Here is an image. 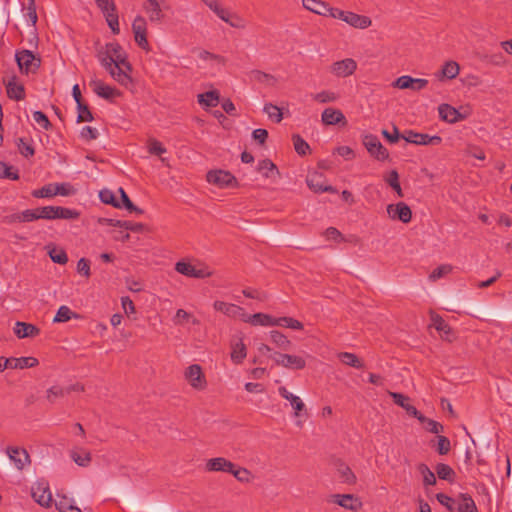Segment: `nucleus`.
<instances>
[{
  "mask_svg": "<svg viewBox=\"0 0 512 512\" xmlns=\"http://www.w3.org/2000/svg\"><path fill=\"white\" fill-rule=\"evenodd\" d=\"M96 57L103 68H109L110 64L118 61V64H125L127 53L117 42H110L96 49Z\"/></svg>",
  "mask_w": 512,
  "mask_h": 512,
  "instance_id": "nucleus-1",
  "label": "nucleus"
},
{
  "mask_svg": "<svg viewBox=\"0 0 512 512\" xmlns=\"http://www.w3.org/2000/svg\"><path fill=\"white\" fill-rule=\"evenodd\" d=\"M278 393L282 398H284L290 403L291 408L293 410V416L298 419L296 421V425L301 428L303 426V423L300 420V418L303 416H308V411L305 403L299 396L294 395L285 386H280L278 388Z\"/></svg>",
  "mask_w": 512,
  "mask_h": 512,
  "instance_id": "nucleus-2",
  "label": "nucleus"
},
{
  "mask_svg": "<svg viewBox=\"0 0 512 512\" xmlns=\"http://www.w3.org/2000/svg\"><path fill=\"white\" fill-rule=\"evenodd\" d=\"M110 76L118 82L120 85L124 87H128L132 83V65L128 61V57L125 58V64H118V61L113 62V64H110L109 68H104Z\"/></svg>",
  "mask_w": 512,
  "mask_h": 512,
  "instance_id": "nucleus-3",
  "label": "nucleus"
},
{
  "mask_svg": "<svg viewBox=\"0 0 512 512\" xmlns=\"http://www.w3.org/2000/svg\"><path fill=\"white\" fill-rule=\"evenodd\" d=\"M184 379L188 384L197 391H203L207 388V379L199 364L189 365L184 370Z\"/></svg>",
  "mask_w": 512,
  "mask_h": 512,
  "instance_id": "nucleus-4",
  "label": "nucleus"
},
{
  "mask_svg": "<svg viewBox=\"0 0 512 512\" xmlns=\"http://www.w3.org/2000/svg\"><path fill=\"white\" fill-rule=\"evenodd\" d=\"M15 57L20 71L25 74L34 73L40 67V57H37L29 50L19 51Z\"/></svg>",
  "mask_w": 512,
  "mask_h": 512,
  "instance_id": "nucleus-5",
  "label": "nucleus"
},
{
  "mask_svg": "<svg viewBox=\"0 0 512 512\" xmlns=\"http://www.w3.org/2000/svg\"><path fill=\"white\" fill-rule=\"evenodd\" d=\"M270 357L276 365L287 369L302 370L306 367V360L298 355L275 352Z\"/></svg>",
  "mask_w": 512,
  "mask_h": 512,
  "instance_id": "nucleus-6",
  "label": "nucleus"
},
{
  "mask_svg": "<svg viewBox=\"0 0 512 512\" xmlns=\"http://www.w3.org/2000/svg\"><path fill=\"white\" fill-rule=\"evenodd\" d=\"M363 145L365 146L369 154L378 161L388 160V150L381 144V142L375 135H365L363 137Z\"/></svg>",
  "mask_w": 512,
  "mask_h": 512,
  "instance_id": "nucleus-7",
  "label": "nucleus"
},
{
  "mask_svg": "<svg viewBox=\"0 0 512 512\" xmlns=\"http://www.w3.org/2000/svg\"><path fill=\"white\" fill-rule=\"evenodd\" d=\"M132 31L137 45L146 52L150 51V46L147 40V22L143 16L138 15L134 18Z\"/></svg>",
  "mask_w": 512,
  "mask_h": 512,
  "instance_id": "nucleus-8",
  "label": "nucleus"
},
{
  "mask_svg": "<svg viewBox=\"0 0 512 512\" xmlns=\"http://www.w3.org/2000/svg\"><path fill=\"white\" fill-rule=\"evenodd\" d=\"M32 498L41 506L49 507L52 502L49 483L45 480H39L31 487Z\"/></svg>",
  "mask_w": 512,
  "mask_h": 512,
  "instance_id": "nucleus-9",
  "label": "nucleus"
},
{
  "mask_svg": "<svg viewBox=\"0 0 512 512\" xmlns=\"http://www.w3.org/2000/svg\"><path fill=\"white\" fill-rule=\"evenodd\" d=\"M206 180L220 188L237 185L236 178L230 172L224 170H210L206 175Z\"/></svg>",
  "mask_w": 512,
  "mask_h": 512,
  "instance_id": "nucleus-10",
  "label": "nucleus"
},
{
  "mask_svg": "<svg viewBox=\"0 0 512 512\" xmlns=\"http://www.w3.org/2000/svg\"><path fill=\"white\" fill-rule=\"evenodd\" d=\"M356 70L357 62L352 58L336 61L329 67L330 73L339 78L349 77L353 75Z\"/></svg>",
  "mask_w": 512,
  "mask_h": 512,
  "instance_id": "nucleus-11",
  "label": "nucleus"
},
{
  "mask_svg": "<svg viewBox=\"0 0 512 512\" xmlns=\"http://www.w3.org/2000/svg\"><path fill=\"white\" fill-rule=\"evenodd\" d=\"M392 87L397 89H410L413 91H420L428 85V80L423 78H413L409 75L398 77L392 82Z\"/></svg>",
  "mask_w": 512,
  "mask_h": 512,
  "instance_id": "nucleus-12",
  "label": "nucleus"
},
{
  "mask_svg": "<svg viewBox=\"0 0 512 512\" xmlns=\"http://www.w3.org/2000/svg\"><path fill=\"white\" fill-rule=\"evenodd\" d=\"M387 214L392 220H399L403 223H409L412 219V211L404 202L387 205Z\"/></svg>",
  "mask_w": 512,
  "mask_h": 512,
  "instance_id": "nucleus-13",
  "label": "nucleus"
},
{
  "mask_svg": "<svg viewBox=\"0 0 512 512\" xmlns=\"http://www.w3.org/2000/svg\"><path fill=\"white\" fill-rule=\"evenodd\" d=\"M401 138L408 143L416 145H439L442 141L440 136H429L428 134L417 133L412 130L406 131L401 135Z\"/></svg>",
  "mask_w": 512,
  "mask_h": 512,
  "instance_id": "nucleus-14",
  "label": "nucleus"
},
{
  "mask_svg": "<svg viewBox=\"0 0 512 512\" xmlns=\"http://www.w3.org/2000/svg\"><path fill=\"white\" fill-rule=\"evenodd\" d=\"M175 270L178 273L191 278H207L212 275V272L207 268L197 269L191 263L186 261H178L175 264Z\"/></svg>",
  "mask_w": 512,
  "mask_h": 512,
  "instance_id": "nucleus-15",
  "label": "nucleus"
},
{
  "mask_svg": "<svg viewBox=\"0 0 512 512\" xmlns=\"http://www.w3.org/2000/svg\"><path fill=\"white\" fill-rule=\"evenodd\" d=\"M165 3V0H145L143 3V9L148 15L150 22L152 23H160L164 19V13L162 10V5Z\"/></svg>",
  "mask_w": 512,
  "mask_h": 512,
  "instance_id": "nucleus-16",
  "label": "nucleus"
},
{
  "mask_svg": "<svg viewBox=\"0 0 512 512\" xmlns=\"http://www.w3.org/2000/svg\"><path fill=\"white\" fill-rule=\"evenodd\" d=\"M429 315L435 329L442 333L441 338L445 341L452 342L455 337L451 327L439 314L435 313L433 310L429 312Z\"/></svg>",
  "mask_w": 512,
  "mask_h": 512,
  "instance_id": "nucleus-17",
  "label": "nucleus"
},
{
  "mask_svg": "<svg viewBox=\"0 0 512 512\" xmlns=\"http://www.w3.org/2000/svg\"><path fill=\"white\" fill-rule=\"evenodd\" d=\"M6 452L18 470L24 469L30 463V456L24 448L8 447Z\"/></svg>",
  "mask_w": 512,
  "mask_h": 512,
  "instance_id": "nucleus-18",
  "label": "nucleus"
},
{
  "mask_svg": "<svg viewBox=\"0 0 512 512\" xmlns=\"http://www.w3.org/2000/svg\"><path fill=\"white\" fill-rule=\"evenodd\" d=\"M232 469H234V463L224 457L211 458L205 463V470L207 472L230 473Z\"/></svg>",
  "mask_w": 512,
  "mask_h": 512,
  "instance_id": "nucleus-19",
  "label": "nucleus"
},
{
  "mask_svg": "<svg viewBox=\"0 0 512 512\" xmlns=\"http://www.w3.org/2000/svg\"><path fill=\"white\" fill-rule=\"evenodd\" d=\"M332 502L352 511H358L362 507L360 499L353 494H335L332 496Z\"/></svg>",
  "mask_w": 512,
  "mask_h": 512,
  "instance_id": "nucleus-20",
  "label": "nucleus"
},
{
  "mask_svg": "<svg viewBox=\"0 0 512 512\" xmlns=\"http://www.w3.org/2000/svg\"><path fill=\"white\" fill-rule=\"evenodd\" d=\"M213 308L216 311H219L228 317L241 318V320H243L245 316L244 309L232 303H227L224 301H215L213 304Z\"/></svg>",
  "mask_w": 512,
  "mask_h": 512,
  "instance_id": "nucleus-21",
  "label": "nucleus"
},
{
  "mask_svg": "<svg viewBox=\"0 0 512 512\" xmlns=\"http://www.w3.org/2000/svg\"><path fill=\"white\" fill-rule=\"evenodd\" d=\"M389 395L393 398L394 403L405 409L410 416L417 418L419 421L424 420V415L408 403L409 397L398 392H389Z\"/></svg>",
  "mask_w": 512,
  "mask_h": 512,
  "instance_id": "nucleus-22",
  "label": "nucleus"
},
{
  "mask_svg": "<svg viewBox=\"0 0 512 512\" xmlns=\"http://www.w3.org/2000/svg\"><path fill=\"white\" fill-rule=\"evenodd\" d=\"M439 116L443 121L448 123H457L464 120L467 115L460 113L455 107L449 104H441L438 107Z\"/></svg>",
  "mask_w": 512,
  "mask_h": 512,
  "instance_id": "nucleus-23",
  "label": "nucleus"
},
{
  "mask_svg": "<svg viewBox=\"0 0 512 512\" xmlns=\"http://www.w3.org/2000/svg\"><path fill=\"white\" fill-rule=\"evenodd\" d=\"M90 86L99 97L104 98L106 100H111L114 97L120 96V92L117 89L109 85H106L101 80L92 79L90 81Z\"/></svg>",
  "mask_w": 512,
  "mask_h": 512,
  "instance_id": "nucleus-24",
  "label": "nucleus"
},
{
  "mask_svg": "<svg viewBox=\"0 0 512 512\" xmlns=\"http://www.w3.org/2000/svg\"><path fill=\"white\" fill-rule=\"evenodd\" d=\"M321 121L325 125H347V120L341 110L335 108H326L322 112Z\"/></svg>",
  "mask_w": 512,
  "mask_h": 512,
  "instance_id": "nucleus-25",
  "label": "nucleus"
},
{
  "mask_svg": "<svg viewBox=\"0 0 512 512\" xmlns=\"http://www.w3.org/2000/svg\"><path fill=\"white\" fill-rule=\"evenodd\" d=\"M460 66L456 61L449 60L446 61L441 70L438 71L435 76L439 81L443 80H452L456 78L459 74Z\"/></svg>",
  "mask_w": 512,
  "mask_h": 512,
  "instance_id": "nucleus-26",
  "label": "nucleus"
},
{
  "mask_svg": "<svg viewBox=\"0 0 512 512\" xmlns=\"http://www.w3.org/2000/svg\"><path fill=\"white\" fill-rule=\"evenodd\" d=\"M69 455L73 462L80 467H88L92 462V455L90 451L83 447L72 448Z\"/></svg>",
  "mask_w": 512,
  "mask_h": 512,
  "instance_id": "nucleus-27",
  "label": "nucleus"
},
{
  "mask_svg": "<svg viewBox=\"0 0 512 512\" xmlns=\"http://www.w3.org/2000/svg\"><path fill=\"white\" fill-rule=\"evenodd\" d=\"M322 180V175L318 173H314L312 175H309L306 179V183L308 187L313 190L315 193H321V192H330V193H336V189L333 186L330 185H324Z\"/></svg>",
  "mask_w": 512,
  "mask_h": 512,
  "instance_id": "nucleus-28",
  "label": "nucleus"
},
{
  "mask_svg": "<svg viewBox=\"0 0 512 512\" xmlns=\"http://www.w3.org/2000/svg\"><path fill=\"white\" fill-rule=\"evenodd\" d=\"M14 333L18 338H33L40 334V329L31 324L26 322L17 321L14 327Z\"/></svg>",
  "mask_w": 512,
  "mask_h": 512,
  "instance_id": "nucleus-29",
  "label": "nucleus"
},
{
  "mask_svg": "<svg viewBox=\"0 0 512 512\" xmlns=\"http://www.w3.org/2000/svg\"><path fill=\"white\" fill-rule=\"evenodd\" d=\"M338 477L342 483L354 485L357 481L356 475L352 469L343 461L338 460L335 463Z\"/></svg>",
  "mask_w": 512,
  "mask_h": 512,
  "instance_id": "nucleus-30",
  "label": "nucleus"
},
{
  "mask_svg": "<svg viewBox=\"0 0 512 512\" xmlns=\"http://www.w3.org/2000/svg\"><path fill=\"white\" fill-rule=\"evenodd\" d=\"M221 20L232 27H240L238 24L230 21V13L219 4V0H202Z\"/></svg>",
  "mask_w": 512,
  "mask_h": 512,
  "instance_id": "nucleus-31",
  "label": "nucleus"
},
{
  "mask_svg": "<svg viewBox=\"0 0 512 512\" xmlns=\"http://www.w3.org/2000/svg\"><path fill=\"white\" fill-rule=\"evenodd\" d=\"M345 23L355 29L364 30L372 25V20L366 15H360L350 11Z\"/></svg>",
  "mask_w": 512,
  "mask_h": 512,
  "instance_id": "nucleus-32",
  "label": "nucleus"
},
{
  "mask_svg": "<svg viewBox=\"0 0 512 512\" xmlns=\"http://www.w3.org/2000/svg\"><path fill=\"white\" fill-rule=\"evenodd\" d=\"M8 360V368L10 369H25V368H33L39 364L37 358L29 356V357H10Z\"/></svg>",
  "mask_w": 512,
  "mask_h": 512,
  "instance_id": "nucleus-33",
  "label": "nucleus"
},
{
  "mask_svg": "<svg viewBox=\"0 0 512 512\" xmlns=\"http://www.w3.org/2000/svg\"><path fill=\"white\" fill-rule=\"evenodd\" d=\"M243 321L252 325L275 326L276 318L264 313H256L253 315L245 313Z\"/></svg>",
  "mask_w": 512,
  "mask_h": 512,
  "instance_id": "nucleus-34",
  "label": "nucleus"
},
{
  "mask_svg": "<svg viewBox=\"0 0 512 512\" xmlns=\"http://www.w3.org/2000/svg\"><path fill=\"white\" fill-rule=\"evenodd\" d=\"M302 5L305 9L320 16H327L330 8L328 3L321 0H302Z\"/></svg>",
  "mask_w": 512,
  "mask_h": 512,
  "instance_id": "nucleus-35",
  "label": "nucleus"
},
{
  "mask_svg": "<svg viewBox=\"0 0 512 512\" xmlns=\"http://www.w3.org/2000/svg\"><path fill=\"white\" fill-rule=\"evenodd\" d=\"M6 91L7 95L10 99H14L16 101L23 100L25 98V90L22 84L16 82V76H13L6 83Z\"/></svg>",
  "mask_w": 512,
  "mask_h": 512,
  "instance_id": "nucleus-36",
  "label": "nucleus"
},
{
  "mask_svg": "<svg viewBox=\"0 0 512 512\" xmlns=\"http://www.w3.org/2000/svg\"><path fill=\"white\" fill-rule=\"evenodd\" d=\"M51 220L55 219H77L79 212L65 207L51 206Z\"/></svg>",
  "mask_w": 512,
  "mask_h": 512,
  "instance_id": "nucleus-37",
  "label": "nucleus"
},
{
  "mask_svg": "<svg viewBox=\"0 0 512 512\" xmlns=\"http://www.w3.org/2000/svg\"><path fill=\"white\" fill-rule=\"evenodd\" d=\"M102 13L104 14L106 22L113 34H119V17L116 11V6L112 5L110 8H107V10L102 11Z\"/></svg>",
  "mask_w": 512,
  "mask_h": 512,
  "instance_id": "nucleus-38",
  "label": "nucleus"
},
{
  "mask_svg": "<svg viewBox=\"0 0 512 512\" xmlns=\"http://www.w3.org/2000/svg\"><path fill=\"white\" fill-rule=\"evenodd\" d=\"M458 512H478L476 504L469 494L461 493L458 497Z\"/></svg>",
  "mask_w": 512,
  "mask_h": 512,
  "instance_id": "nucleus-39",
  "label": "nucleus"
},
{
  "mask_svg": "<svg viewBox=\"0 0 512 512\" xmlns=\"http://www.w3.org/2000/svg\"><path fill=\"white\" fill-rule=\"evenodd\" d=\"M416 468L423 478V485L425 488L436 484L437 480L435 473L431 471L425 463H419Z\"/></svg>",
  "mask_w": 512,
  "mask_h": 512,
  "instance_id": "nucleus-40",
  "label": "nucleus"
},
{
  "mask_svg": "<svg viewBox=\"0 0 512 512\" xmlns=\"http://www.w3.org/2000/svg\"><path fill=\"white\" fill-rule=\"evenodd\" d=\"M436 474L439 479L453 483L456 478L455 471L445 463H438L435 467Z\"/></svg>",
  "mask_w": 512,
  "mask_h": 512,
  "instance_id": "nucleus-41",
  "label": "nucleus"
},
{
  "mask_svg": "<svg viewBox=\"0 0 512 512\" xmlns=\"http://www.w3.org/2000/svg\"><path fill=\"white\" fill-rule=\"evenodd\" d=\"M231 348V360L235 364H240L247 355L245 344L240 339L239 341L232 343Z\"/></svg>",
  "mask_w": 512,
  "mask_h": 512,
  "instance_id": "nucleus-42",
  "label": "nucleus"
},
{
  "mask_svg": "<svg viewBox=\"0 0 512 512\" xmlns=\"http://www.w3.org/2000/svg\"><path fill=\"white\" fill-rule=\"evenodd\" d=\"M339 360L347 366L361 369L364 367L363 361L354 353L340 352L338 354Z\"/></svg>",
  "mask_w": 512,
  "mask_h": 512,
  "instance_id": "nucleus-43",
  "label": "nucleus"
},
{
  "mask_svg": "<svg viewBox=\"0 0 512 512\" xmlns=\"http://www.w3.org/2000/svg\"><path fill=\"white\" fill-rule=\"evenodd\" d=\"M251 74L253 79L261 84L267 86H275L277 84V78L272 74L263 72L261 70H253Z\"/></svg>",
  "mask_w": 512,
  "mask_h": 512,
  "instance_id": "nucleus-44",
  "label": "nucleus"
},
{
  "mask_svg": "<svg viewBox=\"0 0 512 512\" xmlns=\"http://www.w3.org/2000/svg\"><path fill=\"white\" fill-rule=\"evenodd\" d=\"M271 341L278 346L280 349L288 350L290 349L292 343L291 341L280 331L272 330L270 332Z\"/></svg>",
  "mask_w": 512,
  "mask_h": 512,
  "instance_id": "nucleus-45",
  "label": "nucleus"
},
{
  "mask_svg": "<svg viewBox=\"0 0 512 512\" xmlns=\"http://www.w3.org/2000/svg\"><path fill=\"white\" fill-rule=\"evenodd\" d=\"M219 97L217 91H208L198 95V102L208 107H215L219 103Z\"/></svg>",
  "mask_w": 512,
  "mask_h": 512,
  "instance_id": "nucleus-46",
  "label": "nucleus"
},
{
  "mask_svg": "<svg viewBox=\"0 0 512 512\" xmlns=\"http://www.w3.org/2000/svg\"><path fill=\"white\" fill-rule=\"evenodd\" d=\"M72 318L78 319L79 315L77 313L72 312L68 306L62 305L59 307V309L53 319V322H55V323L67 322Z\"/></svg>",
  "mask_w": 512,
  "mask_h": 512,
  "instance_id": "nucleus-47",
  "label": "nucleus"
},
{
  "mask_svg": "<svg viewBox=\"0 0 512 512\" xmlns=\"http://www.w3.org/2000/svg\"><path fill=\"white\" fill-rule=\"evenodd\" d=\"M239 482L250 483L253 479L252 473L244 467H239L234 464V469L230 472Z\"/></svg>",
  "mask_w": 512,
  "mask_h": 512,
  "instance_id": "nucleus-48",
  "label": "nucleus"
},
{
  "mask_svg": "<svg viewBox=\"0 0 512 512\" xmlns=\"http://www.w3.org/2000/svg\"><path fill=\"white\" fill-rule=\"evenodd\" d=\"M386 183L397 193L399 197H403V191L399 182V174L396 170H391L385 178Z\"/></svg>",
  "mask_w": 512,
  "mask_h": 512,
  "instance_id": "nucleus-49",
  "label": "nucleus"
},
{
  "mask_svg": "<svg viewBox=\"0 0 512 512\" xmlns=\"http://www.w3.org/2000/svg\"><path fill=\"white\" fill-rule=\"evenodd\" d=\"M275 326H282L286 328H291L294 330H302L303 324L297 319H294L292 317H280L276 318Z\"/></svg>",
  "mask_w": 512,
  "mask_h": 512,
  "instance_id": "nucleus-50",
  "label": "nucleus"
},
{
  "mask_svg": "<svg viewBox=\"0 0 512 512\" xmlns=\"http://www.w3.org/2000/svg\"><path fill=\"white\" fill-rule=\"evenodd\" d=\"M65 395H67V390L59 385H54L46 391V399L51 404L55 403L57 398H62Z\"/></svg>",
  "mask_w": 512,
  "mask_h": 512,
  "instance_id": "nucleus-51",
  "label": "nucleus"
},
{
  "mask_svg": "<svg viewBox=\"0 0 512 512\" xmlns=\"http://www.w3.org/2000/svg\"><path fill=\"white\" fill-rule=\"evenodd\" d=\"M59 500L56 501V508L60 512L74 511V512H82L80 508L73 505L72 500L68 499L66 496H59Z\"/></svg>",
  "mask_w": 512,
  "mask_h": 512,
  "instance_id": "nucleus-52",
  "label": "nucleus"
},
{
  "mask_svg": "<svg viewBox=\"0 0 512 512\" xmlns=\"http://www.w3.org/2000/svg\"><path fill=\"white\" fill-rule=\"evenodd\" d=\"M263 110L268 115V117L271 120H273L274 122L279 123L282 121L283 113L278 106H276L272 103H267V104H265Z\"/></svg>",
  "mask_w": 512,
  "mask_h": 512,
  "instance_id": "nucleus-53",
  "label": "nucleus"
},
{
  "mask_svg": "<svg viewBox=\"0 0 512 512\" xmlns=\"http://www.w3.org/2000/svg\"><path fill=\"white\" fill-rule=\"evenodd\" d=\"M313 99L321 104L331 103L338 99V94L333 91L325 90L314 94Z\"/></svg>",
  "mask_w": 512,
  "mask_h": 512,
  "instance_id": "nucleus-54",
  "label": "nucleus"
},
{
  "mask_svg": "<svg viewBox=\"0 0 512 512\" xmlns=\"http://www.w3.org/2000/svg\"><path fill=\"white\" fill-rule=\"evenodd\" d=\"M53 184L43 186L41 189L34 190L32 196L35 198H51L57 195L58 190Z\"/></svg>",
  "mask_w": 512,
  "mask_h": 512,
  "instance_id": "nucleus-55",
  "label": "nucleus"
},
{
  "mask_svg": "<svg viewBox=\"0 0 512 512\" xmlns=\"http://www.w3.org/2000/svg\"><path fill=\"white\" fill-rule=\"evenodd\" d=\"M452 270H453V267L450 264L440 265L431 272V274L429 275V280L433 281V282L437 281L438 279L451 273Z\"/></svg>",
  "mask_w": 512,
  "mask_h": 512,
  "instance_id": "nucleus-56",
  "label": "nucleus"
},
{
  "mask_svg": "<svg viewBox=\"0 0 512 512\" xmlns=\"http://www.w3.org/2000/svg\"><path fill=\"white\" fill-rule=\"evenodd\" d=\"M77 109H78V116H77V122H90L93 120V115L89 109V107L83 103V102H79V104H77Z\"/></svg>",
  "mask_w": 512,
  "mask_h": 512,
  "instance_id": "nucleus-57",
  "label": "nucleus"
},
{
  "mask_svg": "<svg viewBox=\"0 0 512 512\" xmlns=\"http://www.w3.org/2000/svg\"><path fill=\"white\" fill-rule=\"evenodd\" d=\"M258 170L260 172H263V175L266 178L270 177L269 172H275L277 175H280V172L277 169L276 165L269 159H264L260 161L258 164Z\"/></svg>",
  "mask_w": 512,
  "mask_h": 512,
  "instance_id": "nucleus-58",
  "label": "nucleus"
},
{
  "mask_svg": "<svg viewBox=\"0 0 512 512\" xmlns=\"http://www.w3.org/2000/svg\"><path fill=\"white\" fill-rule=\"evenodd\" d=\"M295 151L299 155H306L310 150L308 143L298 134L292 136Z\"/></svg>",
  "mask_w": 512,
  "mask_h": 512,
  "instance_id": "nucleus-59",
  "label": "nucleus"
},
{
  "mask_svg": "<svg viewBox=\"0 0 512 512\" xmlns=\"http://www.w3.org/2000/svg\"><path fill=\"white\" fill-rule=\"evenodd\" d=\"M119 192L121 194V208L125 207L129 212H135L137 214H142L143 210L135 206L132 201L129 199L128 195L124 191L123 188L119 189Z\"/></svg>",
  "mask_w": 512,
  "mask_h": 512,
  "instance_id": "nucleus-60",
  "label": "nucleus"
},
{
  "mask_svg": "<svg viewBox=\"0 0 512 512\" xmlns=\"http://www.w3.org/2000/svg\"><path fill=\"white\" fill-rule=\"evenodd\" d=\"M49 256L57 264L65 265L68 262V256L63 249L53 248L49 251Z\"/></svg>",
  "mask_w": 512,
  "mask_h": 512,
  "instance_id": "nucleus-61",
  "label": "nucleus"
},
{
  "mask_svg": "<svg viewBox=\"0 0 512 512\" xmlns=\"http://www.w3.org/2000/svg\"><path fill=\"white\" fill-rule=\"evenodd\" d=\"M420 422L424 425L425 429L431 433L439 434V433L443 432V430H444L442 424H440L439 422H437L435 420L429 419L425 416H424V420L420 421Z\"/></svg>",
  "mask_w": 512,
  "mask_h": 512,
  "instance_id": "nucleus-62",
  "label": "nucleus"
},
{
  "mask_svg": "<svg viewBox=\"0 0 512 512\" xmlns=\"http://www.w3.org/2000/svg\"><path fill=\"white\" fill-rule=\"evenodd\" d=\"M148 152L153 155H162L166 153V148L157 139L151 138L148 140Z\"/></svg>",
  "mask_w": 512,
  "mask_h": 512,
  "instance_id": "nucleus-63",
  "label": "nucleus"
},
{
  "mask_svg": "<svg viewBox=\"0 0 512 512\" xmlns=\"http://www.w3.org/2000/svg\"><path fill=\"white\" fill-rule=\"evenodd\" d=\"M77 272L86 279H89L91 276L90 261L86 258L79 259L77 262Z\"/></svg>",
  "mask_w": 512,
  "mask_h": 512,
  "instance_id": "nucleus-64",
  "label": "nucleus"
}]
</instances>
